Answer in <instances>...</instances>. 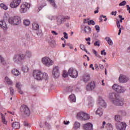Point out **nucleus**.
<instances>
[{"label":"nucleus","mask_w":130,"mask_h":130,"mask_svg":"<svg viewBox=\"0 0 130 130\" xmlns=\"http://www.w3.org/2000/svg\"><path fill=\"white\" fill-rule=\"evenodd\" d=\"M109 98L112 100L114 105L122 106L124 104L123 100L120 99L118 94L116 93H110Z\"/></svg>","instance_id":"obj_1"},{"label":"nucleus","mask_w":130,"mask_h":130,"mask_svg":"<svg viewBox=\"0 0 130 130\" xmlns=\"http://www.w3.org/2000/svg\"><path fill=\"white\" fill-rule=\"evenodd\" d=\"M21 22V17L19 16H11L8 19V23L12 26H19Z\"/></svg>","instance_id":"obj_2"},{"label":"nucleus","mask_w":130,"mask_h":130,"mask_svg":"<svg viewBox=\"0 0 130 130\" xmlns=\"http://www.w3.org/2000/svg\"><path fill=\"white\" fill-rule=\"evenodd\" d=\"M41 61L43 64L45 66V67H50L53 64V61L48 57H44L42 58Z\"/></svg>","instance_id":"obj_3"},{"label":"nucleus","mask_w":130,"mask_h":130,"mask_svg":"<svg viewBox=\"0 0 130 130\" xmlns=\"http://www.w3.org/2000/svg\"><path fill=\"white\" fill-rule=\"evenodd\" d=\"M112 88L114 91L117 93H124L126 89L124 87L119 85L118 84H115L113 85Z\"/></svg>","instance_id":"obj_4"},{"label":"nucleus","mask_w":130,"mask_h":130,"mask_svg":"<svg viewBox=\"0 0 130 130\" xmlns=\"http://www.w3.org/2000/svg\"><path fill=\"white\" fill-rule=\"evenodd\" d=\"M30 4L28 3H25L21 5L19 12L21 14H24V13H26L27 11L30 9Z\"/></svg>","instance_id":"obj_5"},{"label":"nucleus","mask_w":130,"mask_h":130,"mask_svg":"<svg viewBox=\"0 0 130 130\" xmlns=\"http://www.w3.org/2000/svg\"><path fill=\"white\" fill-rule=\"evenodd\" d=\"M69 19L70 17L69 16H58L56 17L57 25L60 26L61 24H63L66 22V19L69 20Z\"/></svg>","instance_id":"obj_6"},{"label":"nucleus","mask_w":130,"mask_h":130,"mask_svg":"<svg viewBox=\"0 0 130 130\" xmlns=\"http://www.w3.org/2000/svg\"><path fill=\"white\" fill-rule=\"evenodd\" d=\"M53 78L54 79H57L60 75V72L59 71V68L57 66L54 67L52 72Z\"/></svg>","instance_id":"obj_7"},{"label":"nucleus","mask_w":130,"mask_h":130,"mask_svg":"<svg viewBox=\"0 0 130 130\" xmlns=\"http://www.w3.org/2000/svg\"><path fill=\"white\" fill-rule=\"evenodd\" d=\"M33 74L34 77L36 80H38V81L42 80V72L40 70H34Z\"/></svg>","instance_id":"obj_8"},{"label":"nucleus","mask_w":130,"mask_h":130,"mask_svg":"<svg viewBox=\"0 0 130 130\" xmlns=\"http://www.w3.org/2000/svg\"><path fill=\"white\" fill-rule=\"evenodd\" d=\"M68 73L71 78L73 79H76L78 78V71L77 70L74 69V68H71L68 71Z\"/></svg>","instance_id":"obj_9"},{"label":"nucleus","mask_w":130,"mask_h":130,"mask_svg":"<svg viewBox=\"0 0 130 130\" xmlns=\"http://www.w3.org/2000/svg\"><path fill=\"white\" fill-rule=\"evenodd\" d=\"M115 126L117 130H125L126 123L123 122H118L116 123Z\"/></svg>","instance_id":"obj_10"},{"label":"nucleus","mask_w":130,"mask_h":130,"mask_svg":"<svg viewBox=\"0 0 130 130\" xmlns=\"http://www.w3.org/2000/svg\"><path fill=\"white\" fill-rule=\"evenodd\" d=\"M20 111L23 112L26 116L30 115V109L26 105H23L21 107Z\"/></svg>","instance_id":"obj_11"},{"label":"nucleus","mask_w":130,"mask_h":130,"mask_svg":"<svg viewBox=\"0 0 130 130\" xmlns=\"http://www.w3.org/2000/svg\"><path fill=\"white\" fill-rule=\"evenodd\" d=\"M21 4V0H13L10 4L11 9H17Z\"/></svg>","instance_id":"obj_12"},{"label":"nucleus","mask_w":130,"mask_h":130,"mask_svg":"<svg viewBox=\"0 0 130 130\" xmlns=\"http://www.w3.org/2000/svg\"><path fill=\"white\" fill-rule=\"evenodd\" d=\"M91 77L90 76V74L89 73H85L82 76L81 80L84 82V83H88L89 81H90Z\"/></svg>","instance_id":"obj_13"},{"label":"nucleus","mask_w":130,"mask_h":130,"mask_svg":"<svg viewBox=\"0 0 130 130\" xmlns=\"http://www.w3.org/2000/svg\"><path fill=\"white\" fill-rule=\"evenodd\" d=\"M128 77H126L125 75L121 74L119 77V82L123 84L124 83H126L128 81Z\"/></svg>","instance_id":"obj_14"},{"label":"nucleus","mask_w":130,"mask_h":130,"mask_svg":"<svg viewBox=\"0 0 130 130\" xmlns=\"http://www.w3.org/2000/svg\"><path fill=\"white\" fill-rule=\"evenodd\" d=\"M96 86V84L94 82H91L89 83L86 86V90L87 91H92V90H94L95 89V87Z\"/></svg>","instance_id":"obj_15"},{"label":"nucleus","mask_w":130,"mask_h":130,"mask_svg":"<svg viewBox=\"0 0 130 130\" xmlns=\"http://www.w3.org/2000/svg\"><path fill=\"white\" fill-rule=\"evenodd\" d=\"M83 128L85 130H93V124L91 123H86L83 125Z\"/></svg>","instance_id":"obj_16"},{"label":"nucleus","mask_w":130,"mask_h":130,"mask_svg":"<svg viewBox=\"0 0 130 130\" xmlns=\"http://www.w3.org/2000/svg\"><path fill=\"white\" fill-rule=\"evenodd\" d=\"M87 102L88 106L92 107L94 105V99L91 96H88L87 99Z\"/></svg>","instance_id":"obj_17"},{"label":"nucleus","mask_w":130,"mask_h":130,"mask_svg":"<svg viewBox=\"0 0 130 130\" xmlns=\"http://www.w3.org/2000/svg\"><path fill=\"white\" fill-rule=\"evenodd\" d=\"M0 26L3 30H4V31H7V30H8V25H7L6 21L4 20L0 21Z\"/></svg>","instance_id":"obj_18"},{"label":"nucleus","mask_w":130,"mask_h":130,"mask_svg":"<svg viewBox=\"0 0 130 130\" xmlns=\"http://www.w3.org/2000/svg\"><path fill=\"white\" fill-rule=\"evenodd\" d=\"M98 103L99 105H100V106H102V107H106V103H105V101L101 98H100Z\"/></svg>","instance_id":"obj_19"},{"label":"nucleus","mask_w":130,"mask_h":130,"mask_svg":"<svg viewBox=\"0 0 130 130\" xmlns=\"http://www.w3.org/2000/svg\"><path fill=\"white\" fill-rule=\"evenodd\" d=\"M84 32L86 34H87L89 35V34H91V27H90V26L87 25L85 26L84 28L83 29Z\"/></svg>","instance_id":"obj_20"},{"label":"nucleus","mask_w":130,"mask_h":130,"mask_svg":"<svg viewBox=\"0 0 130 130\" xmlns=\"http://www.w3.org/2000/svg\"><path fill=\"white\" fill-rule=\"evenodd\" d=\"M5 83H6L8 85H9L10 86H12L13 85V81L11 80L9 77H6L5 78Z\"/></svg>","instance_id":"obj_21"},{"label":"nucleus","mask_w":130,"mask_h":130,"mask_svg":"<svg viewBox=\"0 0 130 130\" xmlns=\"http://www.w3.org/2000/svg\"><path fill=\"white\" fill-rule=\"evenodd\" d=\"M96 114L99 115V116H102L103 114V109L102 108L99 107L96 111Z\"/></svg>","instance_id":"obj_22"},{"label":"nucleus","mask_w":130,"mask_h":130,"mask_svg":"<svg viewBox=\"0 0 130 130\" xmlns=\"http://www.w3.org/2000/svg\"><path fill=\"white\" fill-rule=\"evenodd\" d=\"M47 1L49 2V4L51 5V6H52L53 8L56 9V8H57V6L55 3V0H47Z\"/></svg>","instance_id":"obj_23"},{"label":"nucleus","mask_w":130,"mask_h":130,"mask_svg":"<svg viewBox=\"0 0 130 130\" xmlns=\"http://www.w3.org/2000/svg\"><path fill=\"white\" fill-rule=\"evenodd\" d=\"M69 101L71 103H74V102H76V95L74 94H71L69 95Z\"/></svg>","instance_id":"obj_24"},{"label":"nucleus","mask_w":130,"mask_h":130,"mask_svg":"<svg viewBox=\"0 0 130 130\" xmlns=\"http://www.w3.org/2000/svg\"><path fill=\"white\" fill-rule=\"evenodd\" d=\"M85 112H80L78 113L77 115V118L80 120H83V117H84V114Z\"/></svg>","instance_id":"obj_25"},{"label":"nucleus","mask_w":130,"mask_h":130,"mask_svg":"<svg viewBox=\"0 0 130 130\" xmlns=\"http://www.w3.org/2000/svg\"><path fill=\"white\" fill-rule=\"evenodd\" d=\"M81 126V123L78 121H75L74 124L73 128L74 129H78Z\"/></svg>","instance_id":"obj_26"},{"label":"nucleus","mask_w":130,"mask_h":130,"mask_svg":"<svg viewBox=\"0 0 130 130\" xmlns=\"http://www.w3.org/2000/svg\"><path fill=\"white\" fill-rule=\"evenodd\" d=\"M18 61H22L25 59V55L24 54H18Z\"/></svg>","instance_id":"obj_27"},{"label":"nucleus","mask_w":130,"mask_h":130,"mask_svg":"<svg viewBox=\"0 0 130 130\" xmlns=\"http://www.w3.org/2000/svg\"><path fill=\"white\" fill-rule=\"evenodd\" d=\"M12 127L13 128L17 129L18 128H20V123L18 122H15L12 123Z\"/></svg>","instance_id":"obj_28"},{"label":"nucleus","mask_w":130,"mask_h":130,"mask_svg":"<svg viewBox=\"0 0 130 130\" xmlns=\"http://www.w3.org/2000/svg\"><path fill=\"white\" fill-rule=\"evenodd\" d=\"M1 115L2 117V122L4 124L7 125L8 124V121H7V120H6V117H5V115L1 113Z\"/></svg>","instance_id":"obj_29"},{"label":"nucleus","mask_w":130,"mask_h":130,"mask_svg":"<svg viewBox=\"0 0 130 130\" xmlns=\"http://www.w3.org/2000/svg\"><path fill=\"white\" fill-rule=\"evenodd\" d=\"M39 28H40L39 25L36 22H34L32 23L33 30L37 31L38 30H39Z\"/></svg>","instance_id":"obj_30"},{"label":"nucleus","mask_w":130,"mask_h":130,"mask_svg":"<svg viewBox=\"0 0 130 130\" xmlns=\"http://www.w3.org/2000/svg\"><path fill=\"white\" fill-rule=\"evenodd\" d=\"M12 73L13 75H14V76H20V74H21L19 70L14 69L12 71Z\"/></svg>","instance_id":"obj_31"},{"label":"nucleus","mask_w":130,"mask_h":130,"mask_svg":"<svg viewBox=\"0 0 130 130\" xmlns=\"http://www.w3.org/2000/svg\"><path fill=\"white\" fill-rule=\"evenodd\" d=\"M106 41H107L108 44L111 46L113 45V42H112V40H111V39L109 37H106L105 38Z\"/></svg>","instance_id":"obj_32"},{"label":"nucleus","mask_w":130,"mask_h":130,"mask_svg":"<svg viewBox=\"0 0 130 130\" xmlns=\"http://www.w3.org/2000/svg\"><path fill=\"white\" fill-rule=\"evenodd\" d=\"M22 71L23 73H28L29 72V67L27 66H23L22 67Z\"/></svg>","instance_id":"obj_33"},{"label":"nucleus","mask_w":130,"mask_h":130,"mask_svg":"<svg viewBox=\"0 0 130 130\" xmlns=\"http://www.w3.org/2000/svg\"><path fill=\"white\" fill-rule=\"evenodd\" d=\"M88 119H90V115L86 113H84L82 120H88Z\"/></svg>","instance_id":"obj_34"},{"label":"nucleus","mask_w":130,"mask_h":130,"mask_svg":"<svg viewBox=\"0 0 130 130\" xmlns=\"http://www.w3.org/2000/svg\"><path fill=\"white\" fill-rule=\"evenodd\" d=\"M24 55L30 58V57H32V52L27 50L26 51L25 54Z\"/></svg>","instance_id":"obj_35"},{"label":"nucleus","mask_w":130,"mask_h":130,"mask_svg":"<svg viewBox=\"0 0 130 130\" xmlns=\"http://www.w3.org/2000/svg\"><path fill=\"white\" fill-rule=\"evenodd\" d=\"M47 79H48V75H47L46 73H42V80H47Z\"/></svg>","instance_id":"obj_36"},{"label":"nucleus","mask_w":130,"mask_h":130,"mask_svg":"<svg viewBox=\"0 0 130 130\" xmlns=\"http://www.w3.org/2000/svg\"><path fill=\"white\" fill-rule=\"evenodd\" d=\"M106 128L107 130H113V126L111 123H107L106 125Z\"/></svg>","instance_id":"obj_37"},{"label":"nucleus","mask_w":130,"mask_h":130,"mask_svg":"<svg viewBox=\"0 0 130 130\" xmlns=\"http://www.w3.org/2000/svg\"><path fill=\"white\" fill-rule=\"evenodd\" d=\"M115 121H117V122H120V120H121L120 116L119 115H116L115 116Z\"/></svg>","instance_id":"obj_38"},{"label":"nucleus","mask_w":130,"mask_h":130,"mask_svg":"<svg viewBox=\"0 0 130 130\" xmlns=\"http://www.w3.org/2000/svg\"><path fill=\"white\" fill-rule=\"evenodd\" d=\"M0 7L1 9H3V10H5V11H7V10L9 9V8H8L7 5H6L5 4H3V3H1L0 4Z\"/></svg>","instance_id":"obj_39"},{"label":"nucleus","mask_w":130,"mask_h":130,"mask_svg":"<svg viewBox=\"0 0 130 130\" xmlns=\"http://www.w3.org/2000/svg\"><path fill=\"white\" fill-rule=\"evenodd\" d=\"M72 91H73V87H72L69 86V87H67L66 93H68V94H69V93H72Z\"/></svg>","instance_id":"obj_40"},{"label":"nucleus","mask_w":130,"mask_h":130,"mask_svg":"<svg viewBox=\"0 0 130 130\" xmlns=\"http://www.w3.org/2000/svg\"><path fill=\"white\" fill-rule=\"evenodd\" d=\"M13 60L14 62H18V61H19V57L18 54L14 56Z\"/></svg>","instance_id":"obj_41"},{"label":"nucleus","mask_w":130,"mask_h":130,"mask_svg":"<svg viewBox=\"0 0 130 130\" xmlns=\"http://www.w3.org/2000/svg\"><path fill=\"white\" fill-rule=\"evenodd\" d=\"M23 24L25 26H29V25H30V20L28 19H25L23 21Z\"/></svg>","instance_id":"obj_42"},{"label":"nucleus","mask_w":130,"mask_h":130,"mask_svg":"<svg viewBox=\"0 0 130 130\" xmlns=\"http://www.w3.org/2000/svg\"><path fill=\"white\" fill-rule=\"evenodd\" d=\"M0 62L2 63V64H6V61H5V59L2 57V56L0 55Z\"/></svg>","instance_id":"obj_43"},{"label":"nucleus","mask_w":130,"mask_h":130,"mask_svg":"<svg viewBox=\"0 0 130 130\" xmlns=\"http://www.w3.org/2000/svg\"><path fill=\"white\" fill-rule=\"evenodd\" d=\"M16 87L17 89H21L22 88V84L20 82H17L16 84Z\"/></svg>","instance_id":"obj_44"},{"label":"nucleus","mask_w":130,"mask_h":130,"mask_svg":"<svg viewBox=\"0 0 130 130\" xmlns=\"http://www.w3.org/2000/svg\"><path fill=\"white\" fill-rule=\"evenodd\" d=\"M47 41L50 43V44H53L54 43V41L52 40V39H51V38H48Z\"/></svg>","instance_id":"obj_45"},{"label":"nucleus","mask_w":130,"mask_h":130,"mask_svg":"<svg viewBox=\"0 0 130 130\" xmlns=\"http://www.w3.org/2000/svg\"><path fill=\"white\" fill-rule=\"evenodd\" d=\"M48 18L51 21H54L55 20V16H52L51 15L48 16Z\"/></svg>","instance_id":"obj_46"},{"label":"nucleus","mask_w":130,"mask_h":130,"mask_svg":"<svg viewBox=\"0 0 130 130\" xmlns=\"http://www.w3.org/2000/svg\"><path fill=\"white\" fill-rule=\"evenodd\" d=\"M89 21H90V18H87L86 19H84L83 20V24H88L89 25Z\"/></svg>","instance_id":"obj_47"},{"label":"nucleus","mask_w":130,"mask_h":130,"mask_svg":"<svg viewBox=\"0 0 130 130\" xmlns=\"http://www.w3.org/2000/svg\"><path fill=\"white\" fill-rule=\"evenodd\" d=\"M63 78H68L69 77V74L66 71L63 72Z\"/></svg>","instance_id":"obj_48"},{"label":"nucleus","mask_w":130,"mask_h":130,"mask_svg":"<svg viewBox=\"0 0 130 130\" xmlns=\"http://www.w3.org/2000/svg\"><path fill=\"white\" fill-rule=\"evenodd\" d=\"M116 24L118 29L122 28V26L120 25V22L118 20H117Z\"/></svg>","instance_id":"obj_49"},{"label":"nucleus","mask_w":130,"mask_h":130,"mask_svg":"<svg viewBox=\"0 0 130 130\" xmlns=\"http://www.w3.org/2000/svg\"><path fill=\"white\" fill-rule=\"evenodd\" d=\"M125 5H126V1H122L121 3H120V4H119V6L120 7H122V6H125Z\"/></svg>","instance_id":"obj_50"},{"label":"nucleus","mask_w":130,"mask_h":130,"mask_svg":"<svg viewBox=\"0 0 130 130\" xmlns=\"http://www.w3.org/2000/svg\"><path fill=\"white\" fill-rule=\"evenodd\" d=\"M80 47L82 50H84V51H86L87 52V50L85 49V45L83 44H80Z\"/></svg>","instance_id":"obj_51"},{"label":"nucleus","mask_w":130,"mask_h":130,"mask_svg":"<svg viewBox=\"0 0 130 130\" xmlns=\"http://www.w3.org/2000/svg\"><path fill=\"white\" fill-rule=\"evenodd\" d=\"M95 30H96L98 33H99L100 32V26H99V25H95Z\"/></svg>","instance_id":"obj_52"},{"label":"nucleus","mask_w":130,"mask_h":130,"mask_svg":"<svg viewBox=\"0 0 130 130\" xmlns=\"http://www.w3.org/2000/svg\"><path fill=\"white\" fill-rule=\"evenodd\" d=\"M88 25H95V21L93 20H89Z\"/></svg>","instance_id":"obj_53"},{"label":"nucleus","mask_w":130,"mask_h":130,"mask_svg":"<svg viewBox=\"0 0 130 130\" xmlns=\"http://www.w3.org/2000/svg\"><path fill=\"white\" fill-rule=\"evenodd\" d=\"M10 91L11 95H14V93H15V92L14 91V89L13 88V87L10 88Z\"/></svg>","instance_id":"obj_54"},{"label":"nucleus","mask_w":130,"mask_h":130,"mask_svg":"<svg viewBox=\"0 0 130 130\" xmlns=\"http://www.w3.org/2000/svg\"><path fill=\"white\" fill-rule=\"evenodd\" d=\"M36 34L38 35V36H41V35H42V31L38 30L37 31Z\"/></svg>","instance_id":"obj_55"},{"label":"nucleus","mask_w":130,"mask_h":130,"mask_svg":"<svg viewBox=\"0 0 130 130\" xmlns=\"http://www.w3.org/2000/svg\"><path fill=\"white\" fill-rule=\"evenodd\" d=\"M119 19H120V21H119V22L122 23V21H123V20H124V18H123L122 16H121V15H119Z\"/></svg>","instance_id":"obj_56"},{"label":"nucleus","mask_w":130,"mask_h":130,"mask_svg":"<svg viewBox=\"0 0 130 130\" xmlns=\"http://www.w3.org/2000/svg\"><path fill=\"white\" fill-rule=\"evenodd\" d=\"M63 34L64 35V38H65V39H69V36H68V34L67 32H64Z\"/></svg>","instance_id":"obj_57"},{"label":"nucleus","mask_w":130,"mask_h":130,"mask_svg":"<svg viewBox=\"0 0 130 130\" xmlns=\"http://www.w3.org/2000/svg\"><path fill=\"white\" fill-rule=\"evenodd\" d=\"M94 44L95 46H98L99 47L100 46V42L99 41H96Z\"/></svg>","instance_id":"obj_58"},{"label":"nucleus","mask_w":130,"mask_h":130,"mask_svg":"<svg viewBox=\"0 0 130 130\" xmlns=\"http://www.w3.org/2000/svg\"><path fill=\"white\" fill-rule=\"evenodd\" d=\"M51 33L52 34H53V35H54V36H56V35H58V33L56 32L54 30H52Z\"/></svg>","instance_id":"obj_59"},{"label":"nucleus","mask_w":130,"mask_h":130,"mask_svg":"<svg viewBox=\"0 0 130 130\" xmlns=\"http://www.w3.org/2000/svg\"><path fill=\"white\" fill-rule=\"evenodd\" d=\"M101 54L102 55H106L107 53L105 52V50H103L102 51H101Z\"/></svg>","instance_id":"obj_60"},{"label":"nucleus","mask_w":130,"mask_h":130,"mask_svg":"<svg viewBox=\"0 0 130 130\" xmlns=\"http://www.w3.org/2000/svg\"><path fill=\"white\" fill-rule=\"evenodd\" d=\"M67 45L70 47V49H73V48H74V47L70 43L67 44Z\"/></svg>","instance_id":"obj_61"},{"label":"nucleus","mask_w":130,"mask_h":130,"mask_svg":"<svg viewBox=\"0 0 130 130\" xmlns=\"http://www.w3.org/2000/svg\"><path fill=\"white\" fill-rule=\"evenodd\" d=\"M93 53L94 54H95V56H98V54H97V51L95 50H92Z\"/></svg>","instance_id":"obj_62"},{"label":"nucleus","mask_w":130,"mask_h":130,"mask_svg":"<svg viewBox=\"0 0 130 130\" xmlns=\"http://www.w3.org/2000/svg\"><path fill=\"white\" fill-rule=\"evenodd\" d=\"M116 14H117V12L115 11V12H111V15H112V16H116Z\"/></svg>","instance_id":"obj_63"},{"label":"nucleus","mask_w":130,"mask_h":130,"mask_svg":"<svg viewBox=\"0 0 130 130\" xmlns=\"http://www.w3.org/2000/svg\"><path fill=\"white\" fill-rule=\"evenodd\" d=\"M127 10L128 11L129 14H130V7L129 5H126Z\"/></svg>","instance_id":"obj_64"}]
</instances>
